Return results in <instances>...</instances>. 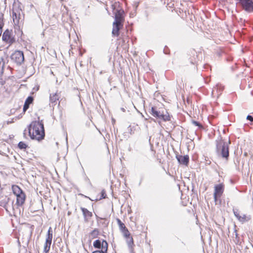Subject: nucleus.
Listing matches in <instances>:
<instances>
[{"label":"nucleus","instance_id":"obj_1","mask_svg":"<svg viewBox=\"0 0 253 253\" xmlns=\"http://www.w3.org/2000/svg\"><path fill=\"white\" fill-rule=\"evenodd\" d=\"M29 135L33 140L40 141L42 140L45 136L43 124L42 121H40L38 118V121H33L28 126Z\"/></svg>","mask_w":253,"mask_h":253},{"label":"nucleus","instance_id":"obj_2","mask_svg":"<svg viewBox=\"0 0 253 253\" xmlns=\"http://www.w3.org/2000/svg\"><path fill=\"white\" fill-rule=\"evenodd\" d=\"M230 141H225L221 138L216 140V153L218 157L228 160L229 157V144Z\"/></svg>","mask_w":253,"mask_h":253},{"label":"nucleus","instance_id":"obj_3","mask_svg":"<svg viewBox=\"0 0 253 253\" xmlns=\"http://www.w3.org/2000/svg\"><path fill=\"white\" fill-rule=\"evenodd\" d=\"M60 97V93L57 91L54 93H51L50 95V106L53 107V110H62L63 109L62 106H63V103L65 101V100L63 99H61L59 102H57V101L59 100Z\"/></svg>","mask_w":253,"mask_h":253},{"label":"nucleus","instance_id":"obj_4","mask_svg":"<svg viewBox=\"0 0 253 253\" xmlns=\"http://www.w3.org/2000/svg\"><path fill=\"white\" fill-rule=\"evenodd\" d=\"M242 8L248 12H253V0H237Z\"/></svg>","mask_w":253,"mask_h":253},{"label":"nucleus","instance_id":"obj_5","mask_svg":"<svg viewBox=\"0 0 253 253\" xmlns=\"http://www.w3.org/2000/svg\"><path fill=\"white\" fill-rule=\"evenodd\" d=\"M11 59L18 64H21L24 60L23 52L20 50L15 51L11 56Z\"/></svg>","mask_w":253,"mask_h":253},{"label":"nucleus","instance_id":"obj_6","mask_svg":"<svg viewBox=\"0 0 253 253\" xmlns=\"http://www.w3.org/2000/svg\"><path fill=\"white\" fill-rule=\"evenodd\" d=\"M52 240V231L51 227H49L48 230V233L46 236L45 243L44 246V251L45 253L48 252L50 250L51 242Z\"/></svg>","mask_w":253,"mask_h":253},{"label":"nucleus","instance_id":"obj_7","mask_svg":"<svg viewBox=\"0 0 253 253\" xmlns=\"http://www.w3.org/2000/svg\"><path fill=\"white\" fill-rule=\"evenodd\" d=\"M155 117H157L164 121H168L170 119V116L168 112H149Z\"/></svg>","mask_w":253,"mask_h":253},{"label":"nucleus","instance_id":"obj_8","mask_svg":"<svg viewBox=\"0 0 253 253\" xmlns=\"http://www.w3.org/2000/svg\"><path fill=\"white\" fill-rule=\"evenodd\" d=\"M2 40L9 44H11L15 41L14 37H12L11 32L6 30L2 34Z\"/></svg>","mask_w":253,"mask_h":253},{"label":"nucleus","instance_id":"obj_9","mask_svg":"<svg viewBox=\"0 0 253 253\" xmlns=\"http://www.w3.org/2000/svg\"><path fill=\"white\" fill-rule=\"evenodd\" d=\"M233 212L235 216L241 222L244 223L245 222L248 221L251 218V216L249 215L243 214L242 215H241L238 210H234Z\"/></svg>","mask_w":253,"mask_h":253},{"label":"nucleus","instance_id":"obj_10","mask_svg":"<svg viewBox=\"0 0 253 253\" xmlns=\"http://www.w3.org/2000/svg\"><path fill=\"white\" fill-rule=\"evenodd\" d=\"M223 185L222 184L216 185L214 186L213 197L215 202L217 201L218 197H220L221 196L223 192Z\"/></svg>","mask_w":253,"mask_h":253},{"label":"nucleus","instance_id":"obj_11","mask_svg":"<svg viewBox=\"0 0 253 253\" xmlns=\"http://www.w3.org/2000/svg\"><path fill=\"white\" fill-rule=\"evenodd\" d=\"M117 223L118 224L119 229L123 234L124 237H128L130 235V233L128 231L125 225L121 221L119 218L116 219Z\"/></svg>","mask_w":253,"mask_h":253},{"label":"nucleus","instance_id":"obj_12","mask_svg":"<svg viewBox=\"0 0 253 253\" xmlns=\"http://www.w3.org/2000/svg\"><path fill=\"white\" fill-rule=\"evenodd\" d=\"M93 247L95 248L98 249L103 250L104 246L105 247V250H108V243L105 240H96L93 242Z\"/></svg>","mask_w":253,"mask_h":253},{"label":"nucleus","instance_id":"obj_13","mask_svg":"<svg viewBox=\"0 0 253 253\" xmlns=\"http://www.w3.org/2000/svg\"><path fill=\"white\" fill-rule=\"evenodd\" d=\"M124 13V10L120 11L118 12L113 13L115 15V21L113 23H119L123 24L125 20L123 14Z\"/></svg>","mask_w":253,"mask_h":253},{"label":"nucleus","instance_id":"obj_14","mask_svg":"<svg viewBox=\"0 0 253 253\" xmlns=\"http://www.w3.org/2000/svg\"><path fill=\"white\" fill-rule=\"evenodd\" d=\"M176 158L178 163L180 164L187 166L189 163V156L188 155L182 156L180 155H177Z\"/></svg>","mask_w":253,"mask_h":253},{"label":"nucleus","instance_id":"obj_15","mask_svg":"<svg viewBox=\"0 0 253 253\" xmlns=\"http://www.w3.org/2000/svg\"><path fill=\"white\" fill-rule=\"evenodd\" d=\"M112 35L114 37H118L120 34V30L123 27V24L113 23Z\"/></svg>","mask_w":253,"mask_h":253},{"label":"nucleus","instance_id":"obj_16","mask_svg":"<svg viewBox=\"0 0 253 253\" xmlns=\"http://www.w3.org/2000/svg\"><path fill=\"white\" fill-rule=\"evenodd\" d=\"M111 7L113 13L123 10L119 1L111 2Z\"/></svg>","mask_w":253,"mask_h":253},{"label":"nucleus","instance_id":"obj_17","mask_svg":"<svg viewBox=\"0 0 253 253\" xmlns=\"http://www.w3.org/2000/svg\"><path fill=\"white\" fill-rule=\"evenodd\" d=\"M81 210L83 212L84 220L85 221H88L89 219H90L91 217L92 216V212L89 211L84 208L81 207Z\"/></svg>","mask_w":253,"mask_h":253},{"label":"nucleus","instance_id":"obj_18","mask_svg":"<svg viewBox=\"0 0 253 253\" xmlns=\"http://www.w3.org/2000/svg\"><path fill=\"white\" fill-rule=\"evenodd\" d=\"M16 204L18 206H22L25 202V195L24 193L16 195Z\"/></svg>","mask_w":253,"mask_h":253},{"label":"nucleus","instance_id":"obj_19","mask_svg":"<svg viewBox=\"0 0 253 253\" xmlns=\"http://www.w3.org/2000/svg\"><path fill=\"white\" fill-rule=\"evenodd\" d=\"M33 97L32 96H29L26 99L23 106V111H26L29 108L30 104L33 102Z\"/></svg>","mask_w":253,"mask_h":253},{"label":"nucleus","instance_id":"obj_20","mask_svg":"<svg viewBox=\"0 0 253 253\" xmlns=\"http://www.w3.org/2000/svg\"><path fill=\"white\" fill-rule=\"evenodd\" d=\"M13 21L15 25H18L20 20V14H17L15 11L12 12Z\"/></svg>","mask_w":253,"mask_h":253},{"label":"nucleus","instance_id":"obj_21","mask_svg":"<svg viewBox=\"0 0 253 253\" xmlns=\"http://www.w3.org/2000/svg\"><path fill=\"white\" fill-rule=\"evenodd\" d=\"M12 191L14 194L16 196L23 193V191L17 185H13L12 187Z\"/></svg>","mask_w":253,"mask_h":253},{"label":"nucleus","instance_id":"obj_22","mask_svg":"<svg viewBox=\"0 0 253 253\" xmlns=\"http://www.w3.org/2000/svg\"><path fill=\"white\" fill-rule=\"evenodd\" d=\"M126 239V242L129 247H132L133 245V240L132 237L129 235L128 237H125Z\"/></svg>","mask_w":253,"mask_h":253},{"label":"nucleus","instance_id":"obj_23","mask_svg":"<svg viewBox=\"0 0 253 253\" xmlns=\"http://www.w3.org/2000/svg\"><path fill=\"white\" fill-rule=\"evenodd\" d=\"M4 61L3 58L0 59V73L2 74L3 72V69L4 66Z\"/></svg>","mask_w":253,"mask_h":253},{"label":"nucleus","instance_id":"obj_24","mask_svg":"<svg viewBox=\"0 0 253 253\" xmlns=\"http://www.w3.org/2000/svg\"><path fill=\"white\" fill-rule=\"evenodd\" d=\"M18 147L19 149L22 150V149H26L27 148V147H28V146L24 142L20 141L19 142V143L18 144Z\"/></svg>","mask_w":253,"mask_h":253},{"label":"nucleus","instance_id":"obj_25","mask_svg":"<svg viewBox=\"0 0 253 253\" xmlns=\"http://www.w3.org/2000/svg\"><path fill=\"white\" fill-rule=\"evenodd\" d=\"M192 123L194 126H197L198 129H203V126H202V125L198 122H197L195 120H192Z\"/></svg>","mask_w":253,"mask_h":253},{"label":"nucleus","instance_id":"obj_26","mask_svg":"<svg viewBox=\"0 0 253 253\" xmlns=\"http://www.w3.org/2000/svg\"><path fill=\"white\" fill-rule=\"evenodd\" d=\"M108 250H105V247H103V250H97L93 251L92 253H107Z\"/></svg>","mask_w":253,"mask_h":253},{"label":"nucleus","instance_id":"obj_27","mask_svg":"<svg viewBox=\"0 0 253 253\" xmlns=\"http://www.w3.org/2000/svg\"><path fill=\"white\" fill-rule=\"evenodd\" d=\"M3 14H1L0 16V29H1L3 24L2 23V20H3Z\"/></svg>","mask_w":253,"mask_h":253},{"label":"nucleus","instance_id":"obj_28","mask_svg":"<svg viewBox=\"0 0 253 253\" xmlns=\"http://www.w3.org/2000/svg\"><path fill=\"white\" fill-rule=\"evenodd\" d=\"M128 131L130 133H134L133 127H131L130 126L128 127Z\"/></svg>","mask_w":253,"mask_h":253},{"label":"nucleus","instance_id":"obj_29","mask_svg":"<svg viewBox=\"0 0 253 253\" xmlns=\"http://www.w3.org/2000/svg\"><path fill=\"white\" fill-rule=\"evenodd\" d=\"M24 112H22L18 117H16L15 118H13V120H15V121H16V120H19V119L21 118L22 117Z\"/></svg>","mask_w":253,"mask_h":253},{"label":"nucleus","instance_id":"obj_30","mask_svg":"<svg viewBox=\"0 0 253 253\" xmlns=\"http://www.w3.org/2000/svg\"><path fill=\"white\" fill-rule=\"evenodd\" d=\"M106 193H105V191L104 190H102V191H101V196L103 198H105L106 197Z\"/></svg>","mask_w":253,"mask_h":253},{"label":"nucleus","instance_id":"obj_31","mask_svg":"<svg viewBox=\"0 0 253 253\" xmlns=\"http://www.w3.org/2000/svg\"><path fill=\"white\" fill-rule=\"evenodd\" d=\"M247 119L251 122L253 121V117L252 116L248 115L247 117Z\"/></svg>","mask_w":253,"mask_h":253},{"label":"nucleus","instance_id":"obj_32","mask_svg":"<svg viewBox=\"0 0 253 253\" xmlns=\"http://www.w3.org/2000/svg\"><path fill=\"white\" fill-rule=\"evenodd\" d=\"M217 89H218V88L217 87H214L213 90H212V94H214L215 93V90L216 91H217Z\"/></svg>","mask_w":253,"mask_h":253},{"label":"nucleus","instance_id":"obj_33","mask_svg":"<svg viewBox=\"0 0 253 253\" xmlns=\"http://www.w3.org/2000/svg\"><path fill=\"white\" fill-rule=\"evenodd\" d=\"M96 233H97V231L96 230H94L93 231H92L91 232V233L90 234L91 235H93L94 234H95Z\"/></svg>","mask_w":253,"mask_h":253},{"label":"nucleus","instance_id":"obj_34","mask_svg":"<svg viewBox=\"0 0 253 253\" xmlns=\"http://www.w3.org/2000/svg\"><path fill=\"white\" fill-rule=\"evenodd\" d=\"M8 200H9V199L8 198H7L6 197H5L4 198L5 203H6L8 202Z\"/></svg>","mask_w":253,"mask_h":253},{"label":"nucleus","instance_id":"obj_35","mask_svg":"<svg viewBox=\"0 0 253 253\" xmlns=\"http://www.w3.org/2000/svg\"><path fill=\"white\" fill-rule=\"evenodd\" d=\"M112 123L113 125H114L115 123V120L113 118H112Z\"/></svg>","mask_w":253,"mask_h":253},{"label":"nucleus","instance_id":"obj_36","mask_svg":"<svg viewBox=\"0 0 253 253\" xmlns=\"http://www.w3.org/2000/svg\"><path fill=\"white\" fill-rule=\"evenodd\" d=\"M151 111H154V108H153V107H152V110H151Z\"/></svg>","mask_w":253,"mask_h":253}]
</instances>
